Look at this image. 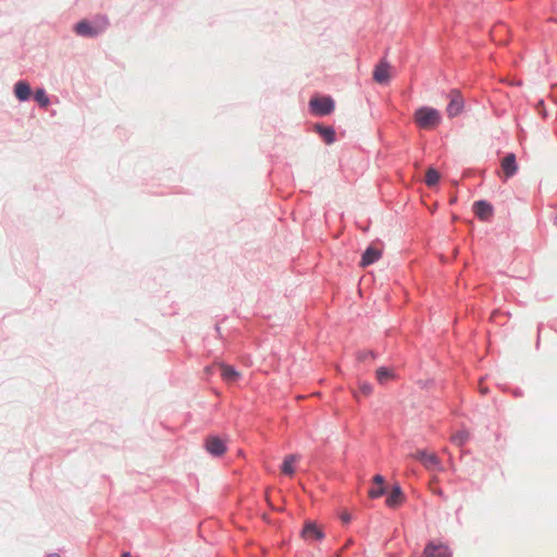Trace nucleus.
<instances>
[{"label": "nucleus", "instance_id": "1", "mask_svg": "<svg viewBox=\"0 0 557 557\" xmlns=\"http://www.w3.org/2000/svg\"><path fill=\"white\" fill-rule=\"evenodd\" d=\"M414 123L422 129H434L442 122L441 112L431 107H421L413 115Z\"/></svg>", "mask_w": 557, "mask_h": 557}, {"label": "nucleus", "instance_id": "2", "mask_svg": "<svg viewBox=\"0 0 557 557\" xmlns=\"http://www.w3.org/2000/svg\"><path fill=\"white\" fill-rule=\"evenodd\" d=\"M310 107L313 113L326 115L334 110V101L330 97L313 98L310 100Z\"/></svg>", "mask_w": 557, "mask_h": 557}, {"label": "nucleus", "instance_id": "3", "mask_svg": "<svg viewBox=\"0 0 557 557\" xmlns=\"http://www.w3.org/2000/svg\"><path fill=\"white\" fill-rule=\"evenodd\" d=\"M107 25H108L107 18H103L102 25L98 26V27L91 26L88 21H81L79 23L76 24L75 32L79 36L94 37V36H97L99 33H101L106 28Z\"/></svg>", "mask_w": 557, "mask_h": 557}, {"label": "nucleus", "instance_id": "4", "mask_svg": "<svg viewBox=\"0 0 557 557\" xmlns=\"http://www.w3.org/2000/svg\"><path fill=\"white\" fill-rule=\"evenodd\" d=\"M206 450L214 456L221 457L226 451V444L218 436H208L205 441Z\"/></svg>", "mask_w": 557, "mask_h": 557}, {"label": "nucleus", "instance_id": "5", "mask_svg": "<svg viewBox=\"0 0 557 557\" xmlns=\"http://www.w3.org/2000/svg\"><path fill=\"white\" fill-rule=\"evenodd\" d=\"M463 109V100L458 90H451L449 94V103L446 108L449 117L457 116Z\"/></svg>", "mask_w": 557, "mask_h": 557}, {"label": "nucleus", "instance_id": "6", "mask_svg": "<svg viewBox=\"0 0 557 557\" xmlns=\"http://www.w3.org/2000/svg\"><path fill=\"white\" fill-rule=\"evenodd\" d=\"M412 457L419 460L426 469L434 470L440 466V460L434 453L418 450L412 455Z\"/></svg>", "mask_w": 557, "mask_h": 557}, {"label": "nucleus", "instance_id": "7", "mask_svg": "<svg viewBox=\"0 0 557 557\" xmlns=\"http://www.w3.org/2000/svg\"><path fill=\"white\" fill-rule=\"evenodd\" d=\"M500 166L504 174V180L512 177L518 172V164L516 162V156L508 153L500 162Z\"/></svg>", "mask_w": 557, "mask_h": 557}, {"label": "nucleus", "instance_id": "8", "mask_svg": "<svg viewBox=\"0 0 557 557\" xmlns=\"http://www.w3.org/2000/svg\"><path fill=\"white\" fill-rule=\"evenodd\" d=\"M425 557H450L449 549L442 543H429L424 548Z\"/></svg>", "mask_w": 557, "mask_h": 557}, {"label": "nucleus", "instance_id": "9", "mask_svg": "<svg viewBox=\"0 0 557 557\" xmlns=\"http://www.w3.org/2000/svg\"><path fill=\"white\" fill-rule=\"evenodd\" d=\"M382 257V250L375 246H370L366 249L361 257L360 267L366 268Z\"/></svg>", "mask_w": 557, "mask_h": 557}, {"label": "nucleus", "instance_id": "10", "mask_svg": "<svg viewBox=\"0 0 557 557\" xmlns=\"http://www.w3.org/2000/svg\"><path fill=\"white\" fill-rule=\"evenodd\" d=\"M405 502V495L400 486L396 485L392 488L391 493L386 497V505L389 508H397Z\"/></svg>", "mask_w": 557, "mask_h": 557}, {"label": "nucleus", "instance_id": "11", "mask_svg": "<svg viewBox=\"0 0 557 557\" xmlns=\"http://www.w3.org/2000/svg\"><path fill=\"white\" fill-rule=\"evenodd\" d=\"M473 210L475 215L483 221L490 219L493 214L492 205L484 200L475 201L473 205Z\"/></svg>", "mask_w": 557, "mask_h": 557}, {"label": "nucleus", "instance_id": "12", "mask_svg": "<svg viewBox=\"0 0 557 557\" xmlns=\"http://www.w3.org/2000/svg\"><path fill=\"white\" fill-rule=\"evenodd\" d=\"M219 368L221 370V376L223 381H225L227 384L237 382L242 376V374L230 364L220 363Z\"/></svg>", "mask_w": 557, "mask_h": 557}, {"label": "nucleus", "instance_id": "13", "mask_svg": "<svg viewBox=\"0 0 557 557\" xmlns=\"http://www.w3.org/2000/svg\"><path fill=\"white\" fill-rule=\"evenodd\" d=\"M301 535L305 540L313 541L323 539L322 531L313 522H307L302 529Z\"/></svg>", "mask_w": 557, "mask_h": 557}, {"label": "nucleus", "instance_id": "14", "mask_svg": "<svg viewBox=\"0 0 557 557\" xmlns=\"http://www.w3.org/2000/svg\"><path fill=\"white\" fill-rule=\"evenodd\" d=\"M389 67L385 62L377 64L373 72V78L379 84H386L389 81Z\"/></svg>", "mask_w": 557, "mask_h": 557}, {"label": "nucleus", "instance_id": "15", "mask_svg": "<svg viewBox=\"0 0 557 557\" xmlns=\"http://www.w3.org/2000/svg\"><path fill=\"white\" fill-rule=\"evenodd\" d=\"M14 94L18 100L25 101L30 96V86L26 82L20 81L15 84Z\"/></svg>", "mask_w": 557, "mask_h": 557}, {"label": "nucleus", "instance_id": "16", "mask_svg": "<svg viewBox=\"0 0 557 557\" xmlns=\"http://www.w3.org/2000/svg\"><path fill=\"white\" fill-rule=\"evenodd\" d=\"M298 460L296 455H288L285 457L282 465V472L287 475H293L295 472L294 463Z\"/></svg>", "mask_w": 557, "mask_h": 557}, {"label": "nucleus", "instance_id": "17", "mask_svg": "<svg viewBox=\"0 0 557 557\" xmlns=\"http://www.w3.org/2000/svg\"><path fill=\"white\" fill-rule=\"evenodd\" d=\"M393 377H394L393 371L387 368L382 367L376 370V380L381 384H385L387 381L392 380Z\"/></svg>", "mask_w": 557, "mask_h": 557}, {"label": "nucleus", "instance_id": "18", "mask_svg": "<svg viewBox=\"0 0 557 557\" xmlns=\"http://www.w3.org/2000/svg\"><path fill=\"white\" fill-rule=\"evenodd\" d=\"M440 177V173L435 169L430 168L425 173V183L428 186L432 187L438 183Z\"/></svg>", "mask_w": 557, "mask_h": 557}, {"label": "nucleus", "instance_id": "19", "mask_svg": "<svg viewBox=\"0 0 557 557\" xmlns=\"http://www.w3.org/2000/svg\"><path fill=\"white\" fill-rule=\"evenodd\" d=\"M35 99L41 107H47L49 104V98L44 89L36 90Z\"/></svg>", "mask_w": 557, "mask_h": 557}, {"label": "nucleus", "instance_id": "20", "mask_svg": "<svg viewBox=\"0 0 557 557\" xmlns=\"http://www.w3.org/2000/svg\"><path fill=\"white\" fill-rule=\"evenodd\" d=\"M468 440V433L462 431L454 434L451 436V441L457 444L458 446H461L465 444V442Z\"/></svg>", "mask_w": 557, "mask_h": 557}, {"label": "nucleus", "instance_id": "21", "mask_svg": "<svg viewBox=\"0 0 557 557\" xmlns=\"http://www.w3.org/2000/svg\"><path fill=\"white\" fill-rule=\"evenodd\" d=\"M385 493V487L384 486H379L376 485L375 487H372L369 490V497L371 498H379L381 497L383 494Z\"/></svg>", "mask_w": 557, "mask_h": 557}, {"label": "nucleus", "instance_id": "22", "mask_svg": "<svg viewBox=\"0 0 557 557\" xmlns=\"http://www.w3.org/2000/svg\"><path fill=\"white\" fill-rule=\"evenodd\" d=\"M373 387L370 383H361L359 385V393L366 397L370 396L372 394Z\"/></svg>", "mask_w": 557, "mask_h": 557}, {"label": "nucleus", "instance_id": "23", "mask_svg": "<svg viewBox=\"0 0 557 557\" xmlns=\"http://www.w3.org/2000/svg\"><path fill=\"white\" fill-rule=\"evenodd\" d=\"M322 135H323L326 144H332L334 141L335 133L332 128L323 129Z\"/></svg>", "mask_w": 557, "mask_h": 557}, {"label": "nucleus", "instance_id": "24", "mask_svg": "<svg viewBox=\"0 0 557 557\" xmlns=\"http://www.w3.org/2000/svg\"><path fill=\"white\" fill-rule=\"evenodd\" d=\"M368 359H374V352L373 351H362L358 354V360L366 361Z\"/></svg>", "mask_w": 557, "mask_h": 557}, {"label": "nucleus", "instance_id": "25", "mask_svg": "<svg viewBox=\"0 0 557 557\" xmlns=\"http://www.w3.org/2000/svg\"><path fill=\"white\" fill-rule=\"evenodd\" d=\"M373 483L379 486H384V478L380 474L374 475Z\"/></svg>", "mask_w": 557, "mask_h": 557}, {"label": "nucleus", "instance_id": "26", "mask_svg": "<svg viewBox=\"0 0 557 557\" xmlns=\"http://www.w3.org/2000/svg\"><path fill=\"white\" fill-rule=\"evenodd\" d=\"M341 519L344 523H348L351 520V516L348 512H344L342 513Z\"/></svg>", "mask_w": 557, "mask_h": 557}, {"label": "nucleus", "instance_id": "27", "mask_svg": "<svg viewBox=\"0 0 557 557\" xmlns=\"http://www.w3.org/2000/svg\"><path fill=\"white\" fill-rule=\"evenodd\" d=\"M122 557H132L129 553H124Z\"/></svg>", "mask_w": 557, "mask_h": 557}, {"label": "nucleus", "instance_id": "28", "mask_svg": "<svg viewBox=\"0 0 557 557\" xmlns=\"http://www.w3.org/2000/svg\"><path fill=\"white\" fill-rule=\"evenodd\" d=\"M48 557H60V556L57 554H52V555H49Z\"/></svg>", "mask_w": 557, "mask_h": 557}]
</instances>
